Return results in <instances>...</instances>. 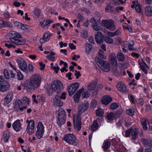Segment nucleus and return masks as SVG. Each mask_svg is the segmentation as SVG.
<instances>
[{"label": "nucleus", "instance_id": "nucleus-1", "mask_svg": "<svg viewBox=\"0 0 152 152\" xmlns=\"http://www.w3.org/2000/svg\"><path fill=\"white\" fill-rule=\"evenodd\" d=\"M41 81V77L39 74H34L27 81L25 86L28 91H34L40 87Z\"/></svg>", "mask_w": 152, "mask_h": 152}, {"label": "nucleus", "instance_id": "nucleus-2", "mask_svg": "<svg viewBox=\"0 0 152 152\" xmlns=\"http://www.w3.org/2000/svg\"><path fill=\"white\" fill-rule=\"evenodd\" d=\"M51 88L48 87L47 88V92L50 95L52 94L53 92L58 94L63 89V84L58 80H54L52 83Z\"/></svg>", "mask_w": 152, "mask_h": 152}, {"label": "nucleus", "instance_id": "nucleus-3", "mask_svg": "<svg viewBox=\"0 0 152 152\" xmlns=\"http://www.w3.org/2000/svg\"><path fill=\"white\" fill-rule=\"evenodd\" d=\"M95 59L96 62L98 64L99 67L102 70L106 72L110 71V66L107 61L100 59L98 57H95Z\"/></svg>", "mask_w": 152, "mask_h": 152}, {"label": "nucleus", "instance_id": "nucleus-4", "mask_svg": "<svg viewBox=\"0 0 152 152\" xmlns=\"http://www.w3.org/2000/svg\"><path fill=\"white\" fill-rule=\"evenodd\" d=\"M63 139L67 143L74 146H76L78 142L75 136L71 134H66L63 138Z\"/></svg>", "mask_w": 152, "mask_h": 152}, {"label": "nucleus", "instance_id": "nucleus-5", "mask_svg": "<svg viewBox=\"0 0 152 152\" xmlns=\"http://www.w3.org/2000/svg\"><path fill=\"white\" fill-rule=\"evenodd\" d=\"M73 123L74 128L78 131L80 130L81 127V118L79 115H74L73 117Z\"/></svg>", "mask_w": 152, "mask_h": 152}, {"label": "nucleus", "instance_id": "nucleus-6", "mask_svg": "<svg viewBox=\"0 0 152 152\" xmlns=\"http://www.w3.org/2000/svg\"><path fill=\"white\" fill-rule=\"evenodd\" d=\"M102 23L106 28L111 31H114L116 29L114 23L112 20H103Z\"/></svg>", "mask_w": 152, "mask_h": 152}, {"label": "nucleus", "instance_id": "nucleus-7", "mask_svg": "<svg viewBox=\"0 0 152 152\" xmlns=\"http://www.w3.org/2000/svg\"><path fill=\"white\" fill-rule=\"evenodd\" d=\"M17 62L20 69L25 73H28L27 66L25 60L23 58H20L17 59Z\"/></svg>", "mask_w": 152, "mask_h": 152}, {"label": "nucleus", "instance_id": "nucleus-8", "mask_svg": "<svg viewBox=\"0 0 152 152\" xmlns=\"http://www.w3.org/2000/svg\"><path fill=\"white\" fill-rule=\"evenodd\" d=\"M44 132V127L41 122H39L37 126V130L36 133V136L38 139L41 138Z\"/></svg>", "mask_w": 152, "mask_h": 152}, {"label": "nucleus", "instance_id": "nucleus-9", "mask_svg": "<svg viewBox=\"0 0 152 152\" xmlns=\"http://www.w3.org/2000/svg\"><path fill=\"white\" fill-rule=\"evenodd\" d=\"M80 84L77 82H75L72 83L71 86H69L67 88L69 95L71 96L78 88Z\"/></svg>", "mask_w": 152, "mask_h": 152}, {"label": "nucleus", "instance_id": "nucleus-10", "mask_svg": "<svg viewBox=\"0 0 152 152\" xmlns=\"http://www.w3.org/2000/svg\"><path fill=\"white\" fill-rule=\"evenodd\" d=\"M26 122L28 124L26 128V131L30 134H31L34 132V121L33 120H30L29 121L27 120Z\"/></svg>", "mask_w": 152, "mask_h": 152}, {"label": "nucleus", "instance_id": "nucleus-11", "mask_svg": "<svg viewBox=\"0 0 152 152\" xmlns=\"http://www.w3.org/2000/svg\"><path fill=\"white\" fill-rule=\"evenodd\" d=\"M9 86L7 83L0 76V91L4 92L8 89Z\"/></svg>", "mask_w": 152, "mask_h": 152}, {"label": "nucleus", "instance_id": "nucleus-12", "mask_svg": "<svg viewBox=\"0 0 152 152\" xmlns=\"http://www.w3.org/2000/svg\"><path fill=\"white\" fill-rule=\"evenodd\" d=\"M10 39L12 42L14 41L16 38H22V36L19 34L17 32L14 31H11L9 33Z\"/></svg>", "mask_w": 152, "mask_h": 152}, {"label": "nucleus", "instance_id": "nucleus-13", "mask_svg": "<svg viewBox=\"0 0 152 152\" xmlns=\"http://www.w3.org/2000/svg\"><path fill=\"white\" fill-rule=\"evenodd\" d=\"M53 103L54 105L59 107H62L63 104V102L61 100L58 94L56 95L53 100Z\"/></svg>", "mask_w": 152, "mask_h": 152}, {"label": "nucleus", "instance_id": "nucleus-14", "mask_svg": "<svg viewBox=\"0 0 152 152\" xmlns=\"http://www.w3.org/2000/svg\"><path fill=\"white\" fill-rule=\"evenodd\" d=\"M12 126L16 132H18L21 129V124L19 120L15 121L12 124Z\"/></svg>", "mask_w": 152, "mask_h": 152}, {"label": "nucleus", "instance_id": "nucleus-15", "mask_svg": "<svg viewBox=\"0 0 152 152\" xmlns=\"http://www.w3.org/2000/svg\"><path fill=\"white\" fill-rule=\"evenodd\" d=\"M117 88L120 92L125 93L127 91V90L126 85L121 82H119L117 85Z\"/></svg>", "mask_w": 152, "mask_h": 152}, {"label": "nucleus", "instance_id": "nucleus-16", "mask_svg": "<svg viewBox=\"0 0 152 152\" xmlns=\"http://www.w3.org/2000/svg\"><path fill=\"white\" fill-rule=\"evenodd\" d=\"M89 106V104L88 102L85 101L84 102L82 103L79 107L78 112L80 113L82 111H84L86 110Z\"/></svg>", "mask_w": 152, "mask_h": 152}, {"label": "nucleus", "instance_id": "nucleus-17", "mask_svg": "<svg viewBox=\"0 0 152 152\" xmlns=\"http://www.w3.org/2000/svg\"><path fill=\"white\" fill-rule=\"evenodd\" d=\"M101 101L102 104L107 105L112 101V98L109 96H104L103 97Z\"/></svg>", "mask_w": 152, "mask_h": 152}, {"label": "nucleus", "instance_id": "nucleus-18", "mask_svg": "<svg viewBox=\"0 0 152 152\" xmlns=\"http://www.w3.org/2000/svg\"><path fill=\"white\" fill-rule=\"evenodd\" d=\"M97 82V80H95L90 83L87 86L88 90L89 91H93L94 90L96 87Z\"/></svg>", "mask_w": 152, "mask_h": 152}, {"label": "nucleus", "instance_id": "nucleus-19", "mask_svg": "<svg viewBox=\"0 0 152 152\" xmlns=\"http://www.w3.org/2000/svg\"><path fill=\"white\" fill-rule=\"evenodd\" d=\"M95 40L97 43H102L103 41V37L100 31H98L97 34L95 36Z\"/></svg>", "mask_w": 152, "mask_h": 152}, {"label": "nucleus", "instance_id": "nucleus-20", "mask_svg": "<svg viewBox=\"0 0 152 152\" xmlns=\"http://www.w3.org/2000/svg\"><path fill=\"white\" fill-rule=\"evenodd\" d=\"M50 39V34L45 33L44 34L43 37L40 39L41 43H44L49 40Z\"/></svg>", "mask_w": 152, "mask_h": 152}, {"label": "nucleus", "instance_id": "nucleus-21", "mask_svg": "<svg viewBox=\"0 0 152 152\" xmlns=\"http://www.w3.org/2000/svg\"><path fill=\"white\" fill-rule=\"evenodd\" d=\"M57 118L61 117H66V113L63 109L61 108L56 112Z\"/></svg>", "mask_w": 152, "mask_h": 152}, {"label": "nucleus", "instance_id": "nucleus-22", "mask_svg": "<svg viewBox=\"0 0 152 152\" xmlns=\"http://www.w3.org/2000/svg\"><path fill=\"white\" fill-rule=\"evenodd\" d=\"M13 97V94L12 93H9L7 94L4 99V104H7L11 100Z\"/></svg>", "mask_w": 152, "mask_h": 152}, {"label": "nucleus", "instance_id": "nucleus-23", "mask_svg": "<svg viewBox=\"0 0 152 152\" xmlns=\"http://www.w3.org/2000/svg\"><path fill=\"white\" fill-rule=\"evenodd\" d=\"M142 142L145 147H152V142L151 140H148L145 139H143L141 140Z\"/></svg>", "mask_w": 152, "mask_h": 152}, {"label": "nucleus", "instance_id": "nucleus-24", "mask_svg": "<svg viewBox=\"0 0 152 152\" xmlns=\"http://www.w3.org/2000/svg\"><path fill=\"white\" fill-rule=\"evenodd\" d=\"M142 62L140 63V67L141 69L143 72L146 73L147 70L148 69V66H147L145 62L143 61V59H142Z\"/></svg>", "mask_w": 152, "mask_h": 152}, {"label": "nucleus", "instance_id": "nucleus-25", "mask_svg": "<svg viewBox=\"0 0 152 152\" xmlns=\"http://www.w3.org/2000/svg\"><path fill=\"white\" fill-rule=\"evenodd\" d=\"M138 129L137 128L134 129L131 132L132 138L133 140H136L138 137Z\"/></svg>", "mask_w": 152, "mask_h": 152}, {"label": "nucleus", "instance_id": "nucleus-26", "mask_svg": "<svg viewBox=\"0 0 152 152\" xmlns=\"http://www.w3.org/2000/svg\"><path fill=\"white\" fill-rule=\"evenodd\" d=\"M83 91V88H82L78 91L76 93L75 95L74 96V100L76 102H78V101L79 98L80 97V95Z\"/></svg>", "mask_w": 152, "mask_h": 152}, {"label": "nucleus", "instance_id": "nucleus-27", "mask_svg": "<svg viewBox=\"0 0 152 152\" xmlns=\"http://www.w3.org/2000/svg\"><path fill=\"white\" fill-rule=\"evenodd\" d=\"M21 102L20 100H18L15 103V107L19 109V110L22 111L23 109L27 108L26 106H23V107H20L21 106Z\"/></svg>", "mask_w": 152, "mask_h": 152}, {"label": "nucleus", "instance_id": "nucleus-28", "mask_svg": "<svg viewBox=\"0 0 152 152\" xmlns=\"http://www.w3.org/2000/svg\"><path fill=\"white\" fill-rule=\"evenodd\" d=\"M53 20H43L40 22V24L41 26L44 27L47 26H49L51 23H53Z\"/></svg>", "mask_w": 152, "mask_h": 152}, {"label": "nucleus", "instance_id": "nucleus-29", "mask_svg": "<svg viewBox=\"0 0 152 152\" xmlns=\"http://www.w3.org/2000/svg\"><path fill=\"white\" fill-rule=\"evenodd\" d=\"M26 42V40L25 39H16L14 41L12 42L14 43L15 44L18 45H24Z\"/></svg>", "mask_w": 152, "mask_h": 152}, {"label": "nucleus", "instance_id": "nucleus-30", "mask_svg": "<svg viewBox=\"0 0 152 152\" xmlns=\"http://www.w3.org/2000/svg\"><path fill=\"white\" fill-rule=\"evenodd\" d=\"M145 12L147 16H151L152 15V7L151 6H146L145 9Z\"/></svg>", "mask_w": 152, "mask_h": 152}, {"label": "nucleus", "instance_id": "nucleus-31", "mask_svg": "<svg viewBox=\"0 0 152 152\" xmlns=\"http://www.w3.org/2000/svg\"><path fill=\"white\" fill-rule=\"evenodd\" d=\"M141 122L143 128L145 130L147 129V124L148 123V119L143 118L141 119Z\"/></svg>", "mask_w": 152, "mask_h": 152}, {"label": "nucleus", "instance_id": "nucleus-32", "mask_svg": "<svg viewBox=\"0 0 152 152\" xmlns=\"http://www.w3.org/2000/svg\"><path fill=\"white\" fill-rule=\"evenodd\" d=\"M110 60L111 61L113 64H115L117 63L115 55L114 53L111 54L109 56Z\"/></svg>", "mask_w": 152, "mask_h": 152}, {"label": "nucleus", "instance_id": "nucleus-33", "mask_svg": "<svg viewBox=\"0 0 152 152\" xmlns=\"http://www.w3.org/2000/svg\"><path fill=\"white\" fill-rule=\"evenodd\" d=\"M117 58L118 61H124L125 59L124 56L121 52H119L118 53Z\"/></svg>", "mask_w": 152, "mask_h": 152}, {"label": "nucleus", "instance_id": "nucleus-34", "mask_svg": "<svg viewBox=\"0 0 152 152\" xmlns=\"http://www.w3.org/2000/svg\"><path fill=\"white\" fill-rule=\"evenodd\" d=\"M66 117H61L57 118V123L60 126L64 124L65 121Z\"/></svg>", "mask_w": 152, "mask_h": 152}, {"label": "nucleus", "instance_id": "nucleus-35", "mask_svg": "<svg viewBox=\"0 0 152 152\" xmlns=\"http://www.w3.org/2000/svg\"><path fill=\"white\" fill-rule=\"evenodd\" d=\"M110 143L109 141L107 140H105L103 144L102 148L104 150H107L110 147Z\"/></svg>", "mask_w": 152, "mask_h": 152}, {"label": "nucleus", "instance_id": "nucleus-36", "mask_svg": "<svg viewBox=\"0 0 152 152\" xmlns=\"http://www.w3.org/2000/svg\"><path fill=\"white\" fill-rule=\"evenodd\" d=\"M99 126L97 121L96 120L94 121L93 123L91 126V129L92 131H95L96 130Z\"/></svg>", "mask_w": 152, "mask_h": 152}, {"label": "nucleus", "instance_id": "nucleus-37", "mask_svg": "<svg viewBox=\"0 0 152 152\" xmlns=\"http://www.w3.org/2000/svg\"><path fill=\"white\" fill-rule=\"evenodd\" d=\"M96 112L97 116H100L102 118V116L104 113V111L102 109L99 108L96 110Z\"/></svg>", "mask_w": 152, "mask_h": 152}, {"label": "nucleus", "instance_id": "nucleus-38", "mask_svg": "<svg viewBox=\"0 0 152 152\" xmlns=\"http://www.w3.org/2000/svg\"><path fill=\"white\" fill-rule=\"evenodd\" d=\"M10 24L8 23V22L3 20L1 19H0V27L2 28L4 27L9 26Z\"/></svg>", "mask_w": 152, "mask_h": 152}, {"label": "nucleus", "instance_id": "nucleus-39", "mask_svg": "<svg viewBox=\"0 0 152 152\" xmlns=\"http://www.w3.org/2000/svg\"><path fill=\"white\" fill-rule=\"evenodd\" d=\"M134 42L133 40L131 41L129 43L128 48L131 51H134L135 49L133 47Z\"/></svg>", "mask_w": 152, "mask_h": 152}, {"label": "nucleus", "instance_id": "nucleus-40", "mask_svg": "<svg viewBox=\"0 0 152 152\" xmlns=\"http://www.w3.org/2000/svg\"><path fill=\"white\" fill-rule=\"evenodd\" d=\"M33 12L34 16L37 18L39 17L41 14L40 10L37 8H35L33 11Z\"/></svg>", "mask_w": 152, "mask_h": 152}, {"label": "nucleus", "instance_id": "nucleus-41", "mask_svg": "<svg viewBox=\"0 0 152 152\" xmlns=\"http://www.w3.org/2000/svg\"><path fill=\"white\" fill-rule=\"evenodd\" d=\"M85 46L86 53L88 54L92 48V45L90 44L86 43L85 45Z\"/></svg>", "mask_w": 152, "mask_h": 152}, {"label": "nucleus", "instance_id": "nucleus-42", "mask_svg": "<svg viewBox=\"0 0 152 152\" xmlns=\"http://www.w3.org/2000/svg\"><path fill=\"white\" fill-rule=\"evenodd\" d=\"M105 10L106 12H113L114 10V8L109 4L105 8Z\"/></svg>", "mask_w": 152, "mask_h": 152}, {"label": "nucleus", "instance_id": "nucleus-43", "mask_svg": "<svg viewBox=\"0 0 152 152\" xmlns=\"http://www.w3.org/2000/svg\"><path fill=\"white\" fill-rule=\"evenodd\" d=\"M115 117V114L112 112H110L107 116V119L110 121L113 120Z\"/></svg>", "mask_w": 152, "mask_h": 152}, {"label": "nucleus", "instance_id": "nucleus-44", "mask_svg": "<svg viewBox=\"0 0 152 152\" xmlns=\"http://www.w3.org/2000/svg\"><path fill=\"white\" fill-rule=\"evenodd\" d=\"M104 40L107 43L110 44L113 43V39L108 37H106L104 38Z\"/></svg>", "mask_w": 152, "mask_h": 152}, {"label": "nucleus", "instance_id": "nucleus-45", "mask_svg": "<svg viewBox=\"0 0 152 152\" xmlns=\"http://www.w3.org/2000/svg\"><path fill=\"white\" fill-rule=\"evenodd\" d=\"M103 53L102 50H99V52L98 57L102 59L106 58V56L104 55Z\"/></svg>", "mask_w": 152, "mask_h": 152}, {"label": "nucleus", "instance_id": "nucleus-46", "mask_svg": "<svg viewBox=\"0 0 152 152\" xmlns=\"http://www.w3.org/2000/svg\"><path fill=\"white\" fill-rule=\"evenodd\" d=\"M136 12L139 13H140L142 10V8L139 3L136 4L135 7Z\"/></svg>", "mask_w": 152, "mask_h": 152}, {"label": "nucleus", "instance_id": "nucleus-47", "mask_svg": "<svg viewBox=\"0 0 152 152\" xmlns=\"http://www.w3.org/2000/svg\"><path fill=\"white\" fill-rule=\"evenodd\" d=\"M29 99L28 98L26 97H23L21 103L22 102V103L23 104H29Z\"/></svg>", "mask_w": 152, "mask_h": 152}, {"label": "nucleus", "instance_id": "nucleus-48", "mask_svg": "<svg viewBox=\"0 0 152 152\" xmlns=\"http://www.w3.org/2000/svg\"><path fill=\"white\" fill-rule=\"evenodd\" d=\"M4 142H7L8 141L9 138V135L7 132H4Z\"/></svg>", "mask_w": 152, "mask_h": 152}, {"label": "nucleus", "instance_id": "nucleus-49", "mask_svg": "<svg viewBox=\"0 0 152 152\" xmlns=\"http://www.w3.org/2000/svg\"><path fill=\"white\" fill-rule=\"evenodd\" d=\"M118 107V105L116 103H112L110 106V108L112 110H115Z\"/></svg>", "mask_w": 152, "mask_h": 152}, {"label": "nucleus", "instance_id": "nucleus-50", "mask_svg": "<svg viewBox=\"0 0 152 152\" xmlns=\"http://www.w3.org/2000/svg\"><path fill=\"white\" fill-rule=\"evenodd\" d=\"M127 114L130 115H132L134 114V110L133 108H130L126 110Z\"/></svg>", "mask_w": 152, "mask_h": 152}, {"label": "nucleus", "instance_id": "nucleus-51", "mask_svg": "<svg viewBox=\"0 0 152 152\" xmlns=\"http://www.w3.org/2000/svg\"><path fill=\"white\" fill-rule=\"evenodd\" d=\"M46 58L50 61H53L55 59L54 57L51 56L50 55H48L46 56Z\"/></svg>", "mask_w": 152, "mask_h": 152}, {"label": "nucleus", "instance_id": "nucleus-52", "mask_svg": "<svg viewBox=\"0 0 152 152\" xmlns=\"http://www.w3.org/2000/svg\"><path fill=\"white\" fill-rule=\"evenodd\" d=\"M89 91L88 90V91L86 92H84L82 94V96L83 97L87 98L90 95V93H89Z\"/></svg>", "mask_w": 152, "mask_h": 152}, {"label": "nucleus", "instance_id": "nucleus-53", "mask_svg": "<svg viewBox=\"0 0 152 152\" xmlns=\"http://www.w3.org/2000/svg\"><path fill=\"white\" fill-rule=\"evenodd\" d=\"M132 132V129H129L125 132V136L126 137H129Z\"/></svg>", "mask_w": 152, "mask_h": 152}, {"label": "nucleus", "instance_id": "nucleus-54", "mask_svg": "<svg viewBox=\"0 0 152 152\" xmlns=\"http://www.w3.org/2000/svg\"><path fill=\"white\" fill-rule=\"evenodd\" d=\"M112 66H113L112 69V71L113 72H115V71L118 69L117 63L116 64H113Z\"/></svg>", "mask_w": 152, "mask_h": 152}, {"label": "nucleus", "instance_id": "nucleus-55", "mask_svg": "<svg viewBox=\"0 0 152 152\" xmlns=\"http://www.w3.org/2000/svg\"><path fill=\"white\" fill-rule=\"evenodd\" d=\"M23 76L21 73L20 72H18L17 74V77L19 80H22L23 79Z\"/></svg>", "mask_w": 152, "mask_h": 152}, {"label": "nucleus", "instance_id": "nucleus-56", "mask_svg": "<svg viewBox=\"0 0 152 152\" xmlns=\"http://www.w3.org/2000/svg\"><path fill=\"white\" fill-rule=\"evenodd\" d=\"M4 76L7 79H9L10 77V76L9 74V73L7 70H5L4 71Z\"/></svg>", "mask_w": 152, "mask_h": 152}, {"label": "nucleus", "instance_id": "nucleus-57", "mask_svg": "<svg viewBox=\"0 0 152 152\" xmlns=\"http://www.w3.org/2000/svg\"><path fill=\"white\" fill-rule=\"evenodd\" d=\"M4 16L5 20H8L10 18V15L8 12H6L4 13Z\"/></svg>", "mask_w": 152, "mask_h": 152}, {"label": "nucleus", "instance_id": "nucleus-58", "mask_svg": "<svg viewBox=\"0 0 152 152\" xmlns=\"http://www.w3.org/2000/svg\"><path fill=\"white\" fill-rule=\"evenodd\" d=\"M103 87L102 85L101 84H98L97 87V90L95 91V94H96L97 93L98 91L102 89Z\"/></svg>", "mask_w": 152, "mask_h": 152}, {"label": "nucleus", "instance_id": "nucleus-59", "mask_svg": "<svg viewBox=\"0 0 152 152\" xmlns=\"http://www.w3.org/2000/svg\"><path fill=\"white\" fill-rule=\"evenodd\" d=\"M129 99H130L133 104L135 103V98L134 96L132 95H129Z\"/></svg>", "mask_w": 152, "mask_h": 152}, {"label": "nucleus", "instance_id": "nucleus-60", "mask_svg": "<svg viewBox=\"0 0 152 152\" xmlns=\"http://www.w3.org/2000/svg\"><path fill=\"white\" fill-rule=\"evenodd\" d=\"M39 64L40 66V70H43L45 67V64L41 62H39Z\"/></svg>", "mask_w": 152, "mask_h": 152}, {"label": "nucleus", "instance_id": "nucleus-61", "mask_svg": "<svg viewBox=\"0 0 152 152\" xmlns=\"http://www.w3.org/2000/svg\"><path fill=\"white\" fill-rule=\"evenodd\" d=\"M92 28L94 30L96 31H99V28L97 26V23L96 24H92Z\"/></svg>", "mask_w": 152, "mask_h": 152}, {"label": "nucleus", "instance_id": "nucleus-62", "mask_svg": "<svg viewBox=\"0 0 152 152\" xmlns=\"http://www.w3.org/2000/svg\"><path fill=\"white\" fill-rule=\"evenodd\" d=\"M75 75L76 76V79H78L79 77L81 76L80 72L79 71H77V70L75 71Z\"/></svg>", "mask_w": 152, "mask_h": 152}, {"label": "nucleus", "instance_id": "nucleus-63", "mask_svg": "<svg viewBox=\"0 0 152 152\" xmlns=\"http://www.w3.org/2000/svg\"><path fill=\"white\" fill-rule=\"evenodd\" d=\"M66 94L65 92H63L61 95L59 96V97L60 98V99H63L64 100L66 99Z\"/></svg>", "mask_w": 152, "mask_h": 152}, {"label": "nucleus", "instance_id": "nucleus-64", "mask_svg": "<svg viewBox=\"0 0 152 152\" xmlns=\"http://www.w3.org/2000/svg\"><path fill=\"white\" fill-rule=\"evenodd\" d=\"M87 32L86 31H83L81 33V36L84 38H86L87 37Z\"/></svg>", "mask_w": 152, "mask_h": 152}]
</instances>
